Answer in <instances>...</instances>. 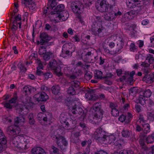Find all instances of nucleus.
I'll list each match as a JSON object with an SVG mask.
<instances>
[{"label": "nucleus", "mask_w": 154, "mask_h": 154, "mask_svg": "<svg viewBox=\"0 0 154 154\" xmlns=\"http://www.w3.org/2000/svg\"><path fill=\"white\" fill-rule=\"evenodd\" d=\"M101 104L99 102L94 103L93 106L94 114H90L88 117L89 119L96 123L100 122L103 118V111L101 109Z\"/></svg>", "instance_id": "f257e3e1"}, {"label": "nucleus", "mask_w": 154, "mask_h": 154, "mask_svg": "<svg viewBox=\"0 0 154 154\" xmlns=\"http://www.w3.org/2000/svg\"><path fill=\"white\" fill-rule=\"evenodd\" d=\"M49 68L53 71L54 73L58 76H61V67L54 59L51 60L48 63Z\"/></svg>", "instance_id": "f03ea898"}, {"label": "nucleus", "mask_w": 154, "mask_h": 154, "mask_svg": "<svg viewBox=\"0 0 154 154\" xmlns=\"http://www.w3.org/2000/svg\"><path fill=\"white\" fill-rule=\"evenodd\" d=\"M71 7L73 12L75 13L79 14L84 9V6L79 1H76L72 3Z\"/></svg>", "instance_id": "7ed1b4c3"}, {"label": "nucleus", "mask_w": 154, "mask_h": 154, "mask_svg": "<svg viewBox=\"0 0 154 154\" xmlns=\"http://www.w3.org/2000/svg\"><path fill=\"white\" fill-rule=\"evenodd\" d=\"M99 5L97 7V6L96 7L97 10L101 12H108L110 5L106 0H102L100 2Z\"/></svg>", "instance_id": "20e7f679"}, {"label": "nucleus", "mask_w": 154, "mask_h": 154, "mask_svg": "<svg viewBox=\"0 0 154 154\" xmlns=\"http://www.w3.org/2000/svg\"><path fill=\"white\" fill-rule=\"evenodd\" d=\"M73 114L81 115L82 118L84 119L86 116V114L84 112L83 110L80 106L76 104L72 109H70Z\"/></svg>", "instance_id": "39448f33"}, {"label": "nucleus", "mask_w": 154, "mask_h": 154, "mask_svg": "<svg viewBox=\"0 0 154 154\" xmlns=\"http://www.w3.org/2000/svg\"><path fill=\"white\" fill-rule=\"evenodd\" d=\"M57 141V143L60 148L62 150H64L66 149V146L67 144V142L63 136L56 137Z\"/></svg>", "instance_id": "423d86ee"}, {"label": "nucleus", "mask_w": 154, "mask_h": 154, "mask_svg": "<svg viewBox=\"0 0 154 154\" xmlns=\"http://www.w3.org/2000/svg\"><path fill=\"white\" fill-rule=\"evenodd\" d=\"M51 90L53 94L55 95L54 97L55 100H60L62 99V97L59 95L60 88L58 85L53 86Z\"/></svg>", "instance_id": "0eeeda50"}, {"label": "nucleus", "mask_w": 154, "mask_h": 154, "mask_svg": "<svg viewBox=\"0 0 154 154\" xmlns=\"http://www.w3.org/2000/svg\"><path fill=\"white\" fill-rule=\"evenodd\" d=\"M117 8L115 7V6L110 5L108 12L113 16L114 15L117 16L118 15H121L122 14V13L119 11L117 12Z\"/></svg>", "instance_id": "6e6552de"}, {"label": "nucleus", "mask_w": 154, "mask_h": 154, "mask_svg": "<svg viewBox=\"0 0 154 154\" xmlns=\"http://www.w3.org/2000/svg\"><path fill=\"white\" fill-rule=\"evenodd\" d=\"M142 80L145 81L146 83L150 84L152 83L154 81V75L153 73L145 74L143 76Z\"/></svg>", "instance_id": "1a4fd4ad"}, {"label": "nucleus", "mask_w": 154, "mask_h": 154, "mask_svg": "<svg viewBox=\"0 0 154 154\" xmlns=\"http://www.w3.org/2000/svg\"><path fill=\"white\" fill-rule=\"evenodd\" d=\"M31 154H46L44 150L39 147L33 148L31 151Z\"/></svg>", "instance_id": "9d476101"}, {"label": "nucleus", "mask_w": 154, "mask_h": 154, "mask_svg": "<svg viewBox=\"0 0 154 154\" xmlns=\"http://www.w3.org/2000/svg\"><path fill=\"white\" fill-rule=\"evenodd\" d=\"M76 121L70 119L68 120L66 122V126L68 128V129H74L76 127Z\"/></svg>", "instance_id": "9b49d317"}, {"label": "nucleus", "mask_w": 154, "mask_h": 154, "mask_svg": "<svg viewBox=\"0 0 154 154\" xmlns=\"http://www.w3.org/2000/svg\"><path fill=\"white\" fill-rule=\"evenodd\" d=\"M104 29V28L102 26L101 23H99L97 25H94L92 26V30L93 32H98L99 34L102 32V31Z\"/></svg>", "instance_id": "f8f14e48"}, {"label": "nucleus", "mask_w": 154, "mask_h": 154, "mask_svg": "<svg viewBox=\"0 0 154 154\" xmlns=\"http://www.w3.org/2000/svg\"><path fill=\"white\" fill-rule=\"evenodd\" d=\"M117 140L116 138L114 135L106 136V142H105L104 144H110L114 143Z\"/></svg>", "instance_id": "ddd939ff"}, {"label": "nucleus", "mask_w": 154, "mask_h": 154, "mask_svg": "<svg viewBox=\"0 0 154 154\" xmlns=\"http://www.w3.org/2000/svg\"><path fill=\"white\" fill-rule=\"evenodd\" d=\"M64 8V5L62 4L60 5L57 6V7L55 8L54 10V11H51L50 13L51 15H52L54 14H55V12H59L60 13H62V11Z\"/></svg>", "instance_id": "4468645a"}, {"label": "nucleus", "mask_w": 154, "mask_h": 154, "mask_svg": "<svg viewBox=\"0 0 154 154\" xmlns=\"http://www.w3.org/2000/svg\"><path fill=\"white\" fill-rule=\"evenodd\" d=\"M36 90L35 88L31 87H28L27 86H25L23 89V91L25 92V94H30L32 92H34Z\"/></svg>", "instance_id": "2eb2a0df"}, {"label": "nucleus", "mask_w": 154, "mask_h": 154, "mask_svg": "<svg viewBox=\"0 0 154 154\" xmlns=\"http://www.w3.org/2000/svg\"><path fill=\"white\" fill-rule=\"evenodd\" d=\"M15 127L14 125H12L9 126L7 129V132L8 134L11 136L14 135L15 134H14V131Z\"/></svg>", "instance_id": "dca6fc26"}, {"label": "nucleus", "mask_w": 154, "mask_h": 154, "mask_svg": "<svg viewBox=\"0 0 154 154\" xmlns=\"http://www.w3.org/2000/svg\"><path fill=\"white\" fill-rule=\"evenodd\" d=\"M154 141V133L149 135L146 138V142L148 144L151 143Z\"/></svg>", "instance_id": "f3484780"}, {"label": "nucleus", "mask_w": 154, "mask_h": 154, "mask_svg": "<svg viewBox=\"0 0 154 154\" xmlns=\"http://www.w3.org/2000/svg\"><path fill=\"white\" fill-rule=\"evenodd\" d=\"M126 3L128 8H133L135 6V3L133 0H127Z\"/></svg>", "instance_id": "a211bd4d"}, {"label": "nucleus", "mask_w": 154, "mask_h": 154, "mask_svg": "<svg viewBox=\"0 0 154 154\" xmlns=\"http://www.w3.org/2000/svg\"><path fill=\"white\" fill-rule=\"evenodd\" d=\"M65 103L66 104V106L69 107V109H72V107L76 104L75 102L69 100H66Z\"/></svg>", "instance_id": "6ab92c4d"}, {"label": "nucleus", "mask_w": 154, "mask_h": 154, "mask_svg": "<svg viewBox=\"0 0 154 154\" xmlns=\"http://www.w3.org/2000/svg\"><path fill=\"white\" fill-rule=\"evenodd\" d=\"M34 99L36 101L39 102L42 101V98L41 97V92L38 93L34 95L33 97Z\"/></svg>", "instance_id": "aec40b11"}, {"label": "nucleus", "mask_w": 154, "mask_h": 154, "mask_svg": "<svg viewBox=\"0 0 154 154\" xmlns=\"http://www.w3.org/2000/svg\"><path fill=\"white\" fill-rule=\"evenodd\" d=\"M62 53L61 55L63 57L69 56L70 55V53H71V54H72V52L70 50H67L63 49H62Z\"/></svg>", "instance_id": "412c9836"}, {"label": "nucleus", "mask_w": 154, "mask_h": 154, "mask_svg": "<svg viewBox=\"0 0 154 154\" xmlns=\"http://www.w3.org/2000/svg\"><path fill=\"white\" fill-rule=\"evenodd\" d=\"M45 116H44L43 120L45 122H47L48 121H50L51 120V114L49 112L45 113Z\"/></svg>", "instance_id": "4be33fe9"}, {"label": "nucleus", "mask_w": 154, "mask_h": 154, "mask_svg": "<svg viewBox=\"0 0 154 154\" xmlns=\"http://www.w3.org/2000/svg\"><path fill=\"white\" fill-rule=\"evenodd\" d=\"M73 46L72 44L70 43H67L63 45L62 49L67 50H70L72 49Z\"/></svg>", "instance_id": "5701e85b"}, {"label": "nucleus", "mask_w": 154, "mask_h": 154, "mask_svg": "<svg viewBox=\"0 0 154 154\" xmlns=\"http://www.w3.org/2000/svg\"><path fill=\"white\" fill-rule=\"evenodd\" d=\"M106 135H102L100 134V135L99 137V138L98 139V142L104 144L105 142H106Z\"/></svg>", "instance_id": "b1692460"}, {"label": "nucleus", "mask_w": 154, "mask_h": 154, "mask_svg": "<svg viewBox=\"0 0 154 154\" xmlns=\"http://www.w3.org/2000/svg\"><path fill=\"white\" fill-rule=\"evenodd\" d=\"M152 94V92L149 89L145 90L143 93V95L146 98L149 97Z\"/></svg>", "instance_id": "393cba45"}, {"label": "nucleus", "mask_w": 154, "mask_h": 154, "mask_svg": "<svg viewBox=\"0 0 154 154\" xmlns=\"http://www.w3.org/2000/svg\"><path fill=\"white\" fill-rule=\"evenodd\" d=\"M28 118L29 119V123L31 125H33L35 123V121L33 119V115L32 113H30L28 115Z\"/></svg>", "instance_id": "a878e982"}, {"label": "nucleus", "mask_w": 154, "mask_h": 154, "mask_svg": "<svg viewBox=\"0 0 154 154\" xmlns=\"http://www.w3.org/2000/svg\"><path fill=\"white\" fill-rule=\"evenodd\" d=\"M68 93L71 95H74L76 93L75 89L72 86L70 87L67 91Z\"/></svg>", "instance_id": "bb28decb"}, {"label": "nucleus", "mask_w": 154, "mask_h": 154, "mask_svg": "<svg viewBox=\"0 0 154 154\" xmlns=\"http://www.w3.org/2000/svg\"><path fill=\"white\" fill-rule=\"evenodd\" d=\"M146 97H144L143 95H140L139 97V100L140 103L142 105H144L145 103V101L146 100L145 98Z\"/></svg>", "instance_id": "cd10ccee"}, {"label": "nucleus", "mask_w": 154, "mask_h": 154, "mask_svg": "<svg viewBox=\"0 0 154 154\" xmlns=\"http://www.w3.org/2000/svg\"><path fill=\"white\" fill-rule=\"evenodd\" d=\"M122 135L125 137H128L130 135L129 131L127 130H123L122 132Z\"/></svg>", "instance_id": "c85d7f7f"}, {"label": "nucleus", "mask_w": 154, "mask_h": 154, "mask_svg": "<svg viewBox=\"0 0 154 154\" xmlns=\"http://www.w3.org/2000/svg\"><path fill=\"white\" fill-rule=\"evenodd\" d=\"M41 97L42 98V101H46L49 98V97L47 94L45 92H41Z\"/></svg>", "instance_id": "c756f323"}, {"label": "nucleus", "mask_w": 154, "mask_h": 154, "mask_svg": "<svg viewBox=\"0 0 154 154\" xmlns=\"http://www.w3.org/2000/svg\"><path fill=\"white\" fill-rule=\"evenodd\" d=\"M113 15H111L109 13L108 14H106L104 15V18L107 20L111 21L114 18Z\"/></svg>", "instance_id": "7c9ffc66"}, {"label": "nucleus", "mask_w": 154, "mask_h": 154, "mask_svg": "<svg viewBox=\"0 0 154 154\" xmlns=\"http://www.w3.org/2000/svg\"><path fill=\"white\" fill-rule=\"evenodd\" d=\"M52 54V53L51 52H47L43 56V58L45 60H48L50 59V56Z\"/></svg>", "instance_id": "2f4dec72"}, {"label": "nucleus", "mask_w": 154, "mask_h": 154, "mask_svg": "<svg viewBox=\"0 0 154 154\" xmlns=\"http://www.w3.org/2000/svg\"><path fill=\"white\" fill-rule=\"evenodd\" d=\"M100 131V129H97L96 131L94 133V138L98 141V139L99 138V137L101 133L100 132H98Z\"/></svg>", "instance_id": "473e14b6"}, {"label": "nucleus", "mask_w": 154, "mask_h": 154, "mask_svg": "<svg viewBox=\"0 0 154 154\" xmlns=\"http://www.w3.org/2000/svg\"><path fill=\"white\" fill-rule=\"evenodd\" d=\"M111 112L112 115L116 117L119 116V112L116 108L111 109Z\"/></svg>", "instance_id": "72a5a7b5"}, {"label": "nucleus", "mask_w": 154, "mask_h": 154, "mask_svg": "<svg viewBox=\"0 0 154 154\" xmlns=\"http://www.w3.org/2000/svg\"><path fill=\"white\" fill-rule=\"evenodd\" d=\"M80 83L79 82L77 81H74L71 82V86L73 87H74L75 88H77L79 87Z\"/></svg>", "instance_id": "f704fd0d"}, {"label": "nucleus", "mask_w": 154, "mask_h": 154, "mask_svg": "<svg viewBox=\"0 0 154 154\" xmlns=\"http://www.w3.org/2000/svg\"><path fill=\"white\" fill-rule=\"evenodd\" d=\"M15 109L18 110L19 112H22L24 109L23 108V106L21 104H17L15 106Z\"/></svg>", "instance_id": "c9c22d12"}, {"label": "nucleus", "mask_w": 154, "mask_h": 154, "mask_svg": "<svg viewBox=\"0 0 154 154\" xmlns=\"http://www.w3.org/2000/svg\"><path fill=\"white\" fill-rule=\"evenodd\" d=\"M112 48H113L111 49L110 51L108 49L107 50L108 52L112 54H116L118 53V51L116 49H117L116 46Z\"/></svg>", "instance_id": "e433bc0d"}, {"label": "nucleus", "mask_w": 154, "mask_h": 154, "mask_svg": "<svg viewBox=\"0 0 154 154\" xmlns=\"http://www.w3.org/2000/svg\"><path fill=\"white\" fill-rule=\"evenodd\" d=\"M51 2L50 5V6L52 9H53V8L55 7L57 4V3L55 0H49V2Z\"/></svg>", "instance_id": "4c0bfd02"}, {"label": "nucleus", "mask_w": 154, "mask_h": 154, "mask_svg": "<svg viewBox=\"0 0 154 154\" xmlns=\"http://www.w3.org/2000/svg\"><path fill=\"white\" fill-rule=\"evenodd\" d=\"M7 143V141L6 139L0 140V153L2 151L3 149L2 144L5 145Z\"/></svg>", "instance_id": "58836bf2"}, {"label": "nucleus", "mask_w": 154, "mask_h": 154, "mask_svg": "<svg viewBox=\"0 0 154 154\" xmlns=\"http://www.w3.org/2000/svg\"><path fill=\"white\" fill-rule=\"evenodd\" d=\"M102 72L101 71H99L97 72L95 76L97 79H103V77L102 76Z\"/></svg>", "instance_id": "ea45409f"}, {"label": "nucleus", "mask_w": 154, "mask_h": 154, "mask_svg": "<svg viewBox=\"0 0 154 154\" xmlns=\"http://www.w3.org/2000/svg\"><path fill=\"white\" fill-rule=\"evenodd\" d=\"M50 40V39L48 38L47 37H46L45 39H41L40 40V43L41 45H43L44 43H47Z\"/></svg>", "instance_id": "a19ab883"}, {"label": "nucleus", "mask_w": 154, "mask_h": 154, "mask_svg": "<svg viewBox=\"0 0 154 154\" xmlns=\"http://www.w3.org/2000/svg\"><path fill=\"white\" fill-rule=\"evenodd\" d=\"M55 12V14H52V15H54L56 17H58L60 19L62 18L63 17H64V16L63 15L62 13H60L59 12Z\"/></svg>", "instance_id": "79ce46f5"}, {"label": "nucleus", "mask_w": 154, "mask_h": 154, "mask_svg": "<svg viewBox=\"0 0 154 154\" xmlns=\"http://www.w3.org/2000/svg\"><path fill=\"white\" fill-rule=\"evenodd\" d=\"M45 79H48L49 78H51L52 76V73L51 72H46L43 74Z\"/></svg>", "instance_id": "37998d69"}, {"label": "nucleus", "mask_w": 154, "mask_h": 154, "mask_svg": "<svg viewBox=\"0 0 154 154\" xmlns=\"http://www.w3.org/2000/svg\"><path fill=\"white\" fill-rule=\"evenodd\" d=\"M69 120V119H67V120H66V118L64 117H60V121L61 123L65 124L66 125V122H67V121H68V120Z\"/></svg>", "instance_id": "c03bdc74"}, {"label": "nucleus", "mask_w": 154, "mask_h": 154, "mask_svg": "<svg viewBox=\"0 0 154 154\" xmlns=\"http://www.w3.org/2000/svg\"><path fill=\"white\" fill-rule=\"evenodd\" d=\"M127 116L128 120H127L126 121H125V123L127 124H128L130 122V119L132 117V114L129 112H128L127 113Z\"/></svg>", "instance_id": "a18cd8bd"}, {"label": "nucleus", "mask_w": 154, "mask_h": 154, "mask_svg": "<svg viewBox=\"0 0 154 154\" xmlns=\"http://www.w3.org/2000/svg\"><path fill=\"white\" fill-rule=\"evenodd\" d=\"M127 82L128 83H129L130 85H132L134 83L133 78L131 77H128L127 79Z\"/></svg>", "instance_id": "49530a36"}, {"label": "nucleus", "mask_w": 154, "mask_h": 154, "mask_svg": "<svg viewBox=\"0 0 154 154\" xmlns=\"http://www.w3.org/2000/svg\"><path fill=\"white\" fill-rule=\"evenodd\" d=\"M123 45L122 43L120 42L117 44V46H116V49L119 52V51L123 48Z\"/></svg>", "instance_id": "de8ad7c7"}, {"label": "nucleus", "mask_w": 154, "mask_h": 154, "mask_svg": "<svg viewBox=\"0 0 154 154\" xmlns=\"http://www.w3.org/2000/svg\"><path fill=\"white\" fill-rule=\"evenodd\" d=\"M143 127L145 128V130L147 132H147H149L150 131V125L149 124H145L143 125Z\"/></svg>", "instance_id": "09e8293b"}, {"label": "nucleus", "mask_w": 154, "mask_h": 154, "mask_svg": "<svg viewBox=\"0 0 154 154\" xmlns=\"http://www.w3.org/2000/svg\"><path fill=\"white\" fill-rule=\"evenodd\" d=\"M91 54V51L88 52L85 55V56L86 57L84 59V61L85 62H89L90 61L88 57H87V56H90Z\"/></svg>", "instance_id": "8fccbe9b"}, {"label": "nucleus", "mask_w": 154, "mask_h": 154, "mask_svg": "<svg viewBox=\"0 0 154 154\" xmlns=\"http://www.w3.org/2000/svg\"><path fill=\"white\" fill-rule=\"evenodd\" d=\"M113 75L111 73H108L106 74V76L103 77V79H108L111 78Z\"/></svg>", "instance_id": "3c124183"}, {"label": "nucleus", "mask_w": 154, "mask_h": 154, "mask_svg": "<svg viewBox=\"0 0 154 154\" xmlns=\"http://www.w3.org/2000/svg\"><path fill=\"white\" fill-rule=\"evenodd\" d=\"M126 118V116H125L124 115L122 114L119 116V119L121 122H123L125 121Z\"/></svg>", "instance_id": "603ef678"}, {"label": "nucleus", "mask_w": 154, "mask_h": 154, "mask_svg": "<svg viewBox=\"0 0 154 154\" xmlns=\"http://www.w3.org/2000/svg\"><path fill=\"white\" fill-rule=\"evenodd\" d=\"M44 114L42 112H40L38 113L37 115V118L39 120H41L42 119H43L44 118Z\"/></svg>", "instance_id": "864d4df0"}, {"label": "nucleus", "mask_w": 154, "mask_h": 154, "mask_svg": "<svg viewBox=\"0 0 154 154\" xmlns=\"http://www.w3.org/2000/svg\"><path fill=\"white\" fill-rule=\"evenodd\" d=\"M48 36L47 34L45 32L41 33L40 35V37L41 39H45L46 37H47Z\"/></svg>", "instance_id": "5fc2aeb1"}, {"label": "nucleus", "mask_w": 154, "mask_h": 154, "mask_svg": "<svg viewBox=\"0 0 154 154\" xmlns=\"http://www.w3.org/2000/svg\"><path fill=\"white\" fill-rule=\"evenodd\" d=\"M39 67L37 68V71L36 72V74L38 75H43L44 73L42 70H40Z\"/></svg>", "instance_id": "6e6d98bb"}, {"label": "nucleus", "mask_w": 154, "mask_h": 154, "mask_svg": "<svg viewBox=\"0 0 154 154\" xmlns=\"http://www.w3.org/2000/svg\"><path fill=\"white\" fill-rule=\"evenodd\" d=\"M136 49L135 45L133 43L131 44L130 45V50L131 51H134V50Z\"/></svg>", "instance_id": "4d7b16f0"}, {"label": "nucleus", "mask_w": 154, "mask_h": 154, "mask_svg": "<svg viewBox=\"0 0 154 154\" xmlns=\"http://www.w3.org/2000/svg\"><path fill=\"white\" fill-rule=\"evenodd\" d=\"M20 131V128H19V126L16 127L14 128V134H18Z\"/></svg>", "instance_id": "13d9d810"}, {"label": "nucleus", "mask_w": 154, "mask_h": 154, "mask_svg": "<svg viewBox=\"0 0 154 154\" xmlns=\"http://www.w3.org/2000/svg\"><path fill=\"white\" fill-rule=\"evenodd\" d=\"M17 119H18L20 123L24 122L25 120V118L23 116L17 117Z\"/></svg>", "instance_id": "bf43d9fd"}, {"label": "nucleus", "mask_w": 154, "mask_h": 154, "mask_svg": "<svg viewBox=\"0 0 154 154\" xmlns=\"http://www.w3.org/2000/svg\"><path fill=\"white\" fill-rule=\"evenodd\" d=\"M51 148L53 150V152L54 153H57L59 152V149L54 146H52Z\"/></svg>", "instance_id": "052dcab7"}, {"label": "nucleus", "mask_w": 154, "mask_h": 154, "mask_svg": "<svg viewBox=\"0 0 154 154\" xmlns=\"http://www.w3.org/2000/svg\"><path fill=\"white\" fill-rule=\"evenodd\" d=\"M46 53V50H44L40 48L38 52V53L40 55L44 54Z\"/></svg>", "instance_id": "680f3d73"}, {"label": "nucleus", "mask_w": 154, "mask_h": 154, "mask_svg": "<svg viewBox=\"0 0 154 154\" xmlns=\"http://www.w3.org/2000/svg\"><path fill=\"white\" fill-rule=\"evenodd\" d=\"M5 136L2 131L0 129V140L5 139L4 138Z\"/></svg>", "instance_id": "e2e57ef3"}, {"label": "nucleus", "mask_w": 154, "mask_h": 154, "mask_svg": "<svg viewBox=\"0 0 154 154\" xmlns=\"http://www.w3.org/2000/svg\"><path fill=\"white\" fill-rule=\"evenodd\" d=\"M94 154H108V153L104 151L100 150L95 152Z\"/></svg>", "instance_id": "0e129e2a"}, {"label": "nucleus", "mask_w": 154, "mask_h": 154, "mask_svg": "<svg viewBox=\"0 0 154 154\" xmlns=\"http://www.w3.org/2000/svg\"><path fill=\"white\" fill-rule=\"evenodd\" d=\"M18 66L21 70L23 71L26 70V69L22 66V63H19L18 64Z\"/></svg>", "instance_id": "69168bd1"}, {"label": "nucleus", "mask_w": 154, "mask_h": 154, "mask_svg": "<svg viewBox=\"0 0 154 154\" xmlns=\"http://www.w3.org/2000/svg\"><path fill=\"white\" fill-rule=\"evenodd\" d=\"M29 8L30 9L33 10L35 8V2H31V4L30 6L29 7Z\"/></svg>", "instance_id": "338daca9"}, {"label": "nucleus", "mask_w": 154, "mask_h": 154, "mask_svg": "<svg viewBox=\"0 0 154 154\" xmlns=\"http://www.w3.org/2000/svg\"><path fill=\"white\" fill-rule=\"evenodd\" d=\"M97 97L95 96V94L91 95V97L89 98V100L94 101L97 99Z\"/></svg>", "instance_id": "774afa93"}]
</instances>
